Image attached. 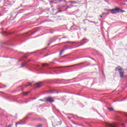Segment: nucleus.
Returning <instances> with one entry per match:
<instances>
[{"label":"nucleus","instance_id":"obj_15","mask_svg":"<svg viewBox=\"0 0 127 127\" xmlns=\"http://www.w3.org/2000/svg\"><path fill=\"white\" fill-rule=\"evenodd\" d=\"M31 83H28V85H25V87H28V86H31Z\"/></svg>","mask_w":127,"mask_h":127},{"label":"nucleus","instance_id":"obj_13","mask_svg":"<svg viewBox=\"0 0 127 127\" xmlns=\"http://www.w3.org/2000/svg\"><path fill=\"white\" fill-rule=\"evenodd\" d=\"M26 65V63H25L24 64H22L21 67H25Z\"/></svg>","mask_w":127,"mask_h":127},{"label":"nucleus","instance_id":"obj_27","mask_svg":"<svg viewBox=\"0 0 127 127\" xmlns=\"http://www.w3.org/2000/svg\"><path fill=\"white\" fill-rule=\"evenodd\" d=\"M103 14H105V13H103Z\"/></svg>","mask_w":127,"mask_h":127},{"label":"nucleus","instance_id":"obj_7","mask_svg":"<svg viewBox=\"0 0 127 127\" xmlns=\"http://www.w3.org/2000/svg\"><path fill=\"white\" fill-rule=\"evenodd\" d=\"M8 1L10 3V4H13V3H14V1L13 0H8Z\"/></svg>","mask_w":127,"mask_h":127},{"label":"nucleus","instance_id":"obj_18","mask_svg":"<svg viewBox=\"0 0 127 127\" xmlns=\"http://www.w3.org/2000/svg\"><path fill=\"white\" fill-rule=\"evenodd\" d=\"M46 65H47V64H43V66L44 67Z\"/></svg>","mask_w":127,"mask_h":127},{"label":"nucleus","instance_id":"obj_17","mask_svg":"<svg viewBox=\"0 0 127 127\" xmlns=\"http://www.w3.org/2000/svg\"><path fill=\"white\" fill-rule=\"evenodd\" d=\"M69 7H70L69 6H67L66 8L64 10H67V9H68V8H69Z\"/></svg>","mask_w":127,"mask_h":127},{"label":"nucleus","instance_id":"obj_6","mask_svg":"<svg viewBox=\"0 0 127 127\" xmlns=\"http://www.w3.org/2000/svg\"><path fill=\"white\" fill-rule=\"evenodd\" d=\"M83 63H84L78 64H76L72 65H69V66H62V68H64L65 67H72L73 66H78V65H81V64H83Z\"/></svg>","mask_w":127,"mask_h":127},{"label":"nucleus","instance_id":"obj_14","mask_svg":"<svg viewBox=\"0 0 127 127\" xmlns=\"http://www.w3.org/2000/svg\"><path fill=\"white\" fill-rule=\"evenodd\" d=\"M29 93L28 92H26L23 93L24 96H27V95H28Z\"/></svg>","mask_w":127,"mask_h":127},{"label":"nucleus","instance_id":"obj_22","mask_svg":"<svg viewBox=\"0 0 127 127\" xmlns=\"http://www.w3.org/2000/svg\"><path fill=\"white\" fill-rule=\"evenodd\" d=\"M122 126H123V127H125V124H122Z\"/></svg>","mask_w":127,"mask_h":127},{"label":"nucleus","instance_id":"obj_25","mask_svg":"<svg viewBox=\"0 0 127 127\" xmlns=\"http://www.w3.org/2000/svg\"><path fill=\"white\" fill-rule=\"evenodd\" d=\"M60 12H62V11H61V10H60Z\"/></svg>","mask_w":127,"mask_h":127},{"label":"nucleus","instance_id":"obj_1","mask_svg":"<svg viewBox=\"0 0 127 127\" xmlns=\"http://www.w3.org/2000/svg\"><path fill=\"white\" fill-rule=\"evenodd\" d=\"M116 71H118L119 72L121 78H124L125 70H124V69L123 68H117L116 69Z\"/></svg>","mask_w":127,"mask_h":127},{"label":"nucleus","instance_id":"obj_29","mask_svg":"<svg viewBox=\"0 0 127 127\" xmlns=\"http://www.w3.org/2000/svg\"><path fill=\"white\" fill-rule=\"evenodd\" d=\"M114 102H116V101H114Z\"/></svg>","mask_w":127,"mask_h":127},{"label":"nucleus","instance_id":"obj_5","mask_svg":"<svg viewBox=\"0 0 127 127\" xmlns=\"http://www.w3.org/2000/svg\"><path fill=\"white\" fill-rule=\"evenodd\" d=\"M88 40L87 39H83L82 41V42H83V44H82L80 45V46H82V45H84V43H87L88 42Z\"/></svg>","mask_w":127,"mask_h":127},{"label":"nucleus","instance_id":"obj_2","mask_svg":"<svg viewBox=\"0 0 127 127\" xmlns=\"http://www.w3.org/2000/svg\"><path fill=\"white\" fill-rule=\"evenodd\" d=\"M110 11L111 13H112V14H116V13H119L120 11H121V9L120 8H115L114 9H112L110 10Z\"/></svg>","mask_w":127,"mask_h":127},{"label":"nucleus","instance_id":"obj_10","mask_svg":"<svg viewBox=\"0 0 127 127\" xmlns=\"http://www.w3.org/2000/svg\"><path fill=\"white\" fill-rule=\"evenodd\" d=\"M65 43H71V44H73V43H75V42H66Z\"/></svg>","mask_w":127,"mask_h":127},{"label":"nucleus","instance_id":"obj_21","mask_svg":"<svg viewBox=\"0 0 127 127\" xmlns=\"http://www.w3.org/2000/svg\"><path fill=\"white\" fill-rule=\"evenodd\" d=\"M100 17H101V18H102L103 17L102 15H100Z\"/></svg>","mask_w":127,"mask_h":127},{"label":"nucleus","instance_id":"obj_23","mask_svg":"<svg viewBox=\"0 0 127 127\" xmlns=\"http://www.w3.org/2000/svg\"><path fill=\"white\" fill-rule=\"evenodd\" d=\"M68 119H69L70 120V119H71L70 117H67Z\"/></svg>","mask_w":127,"mask_h":127},{"label":"nucleus","instance_id":"obj_20","mask_svg":"<svg viewBox=\"0 0 127 127\" xmlns=\"http://www.w3.org/2000/svg\"><path fill=\"white\" fill-rule=\"evenodd\" d=\"M124 114L125 116H126V117H127V113H125Z\"/></svg>","mask_w":127,"mask_h":127},{"label":"nucleus","instance_id":"obj_26","mask_svg":"<svg viewBox=\"0 0 127 127\" xmlns=\"http://www.w3.org/2000/svg\"><path fill=\"white\" fill-rule=\"evenodd\" d=\"M48 45H50V44H48Z\"/></svg>","mask_w":127,"mask_h":127},{"label":"nucleus","instance_id":"obj_8","mask_svg":"<svg viewBox=\"0 0 127 127\" xmlns=\"http://www.w3.org/2000/svg\"><path fill=\"white\" fill-rule=\"evenodd\" d=\"M22 121H20V122L16 123V126H17V125H23V123H22Z\"/></svg>","mask_w":127,"mask_h":127},{"label":"nucleus","instance_id":"obj_4","mask_svg":"<svg viewBox=\"0 0 127 127\" xmlns=\"http://www.w3.org/2000/svg\"><path fill=\"white\" fill-rule=\"evenodd\" d=\"M41 86H43L42 82H38L35 84V86L36 88H39V87H41Z\"/></svg>","mask_w":127,"mask_h":127},{"label":"nucleus","instance_id":"obj_3","mask_svg":"<svg viewBox=\"0 0 127 127\" xmlns=\"http://www.w3.org/2000/svg\"><path fill=\"white\" fill-rule=\"evenodd\" d=\"M45 102H50L51 103H52L54 102V100H53V98L52 97H49L46 99V100H45Z\"/></svg>","mask_w":127,"mask_h":127},{"label":"nucleus","instance_id":"obj_30","mask_svg":"<svg viewBox=\"0 0 127 127\" xmlns=\"http://www.w3.org/2000/svg\"><path fill=\"white\" fill-rule=\"evenodd\" d=\"M41 101H42V100H41Z\"/></svg>","mask_w":127,"mask_h":127},{"label":"nucleus","instance_id":"obj_9","mask_svg":"<svg viewBox=\"0 0 127 127\" xmlns=\"http://www.w3.org/2000/svg\"><path fill=\"white\" fill-rule=\"evenodd\" d=\"M64 51H65V50H62L60 53V55H62V54H63V52H64Z\"/></svg>","mask_w":127,"mask_h":127},{"label":"nucleus","instance_id":"obj_19","mask_svg":"<svg viewBox=\"0 0 127 127\" xmlns=\"http://www.w3.org/2000/svg\"><path fill=\"white\" fill-rule=\"evenodd\" d=\"M5 127H11V125H9L8 126H6Z\"/></svg>","mask_w":127,"mask_h":127},{"label":"nucleus","instance_id":"obj_11","mask_svg":"<svg viewBox=\"0 0 127 127\" xmlns=\"http://www.w3.org/2000/svg\"><path fill=\"white\" fill-rule=\"evenodd\" d=\"M56 1H57V0H59L60 2H62V1H66L65 0H55Z\"/></svg>","mask_w":127,"mask_h":127},{"label":"nucleus","instance_id":"obj_12","mask_svg":"<svg viewBox=\"0 0 127 127\" xmlns=\"http://www.w3.org/2000/svg\"><path fill=\"white\" fill-rule=\"evenodd\" d=\"M108 110L109 111H110V112H112V111H114V108H108Z\"/></svg>","mask_w":127,"mask_h":127},{"label":"nucleus","instance_id":"obj_24","mask_svg":"<svg viewBox=\"0 0 127 127\" xmlns=\"http://www.w3.org/2000/svg\"><path fill=\"white\" fill-rule=\"evenodd\" d=\"M73 2H74V3H76L75 1H73Z\"/></svg>","mask_w":127,"mask_h":127},{"label":"nucleus","instance_id":"obj_28","mask_svg":"<svg viewBox=\"0 0 127 127\" xmlns=\"http://www.w3.org/2000/svg\"><path fill=\"white\" fill-rule=\"evenodd\" d=\"M79 46H78L77 47H79Z\"/></svg>","mask_w":127,"mask_h":127},{"label":"nucleus","instance_id":"obj_16","mask_svg":"<svg viewBox=\"0 0 127 127\" xmlns=\"http://www.w3.org/2000/svg\"><path fill=\"white\" fill-rule=\"evenodd\" d=\"M42 127V125L41 124H40L37 126V127Z\"/></svg>","mask_w":127,"mask_h":127}]
</instances>
